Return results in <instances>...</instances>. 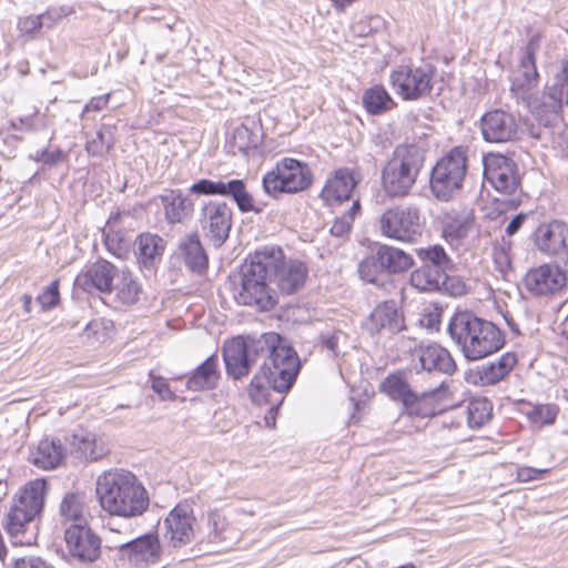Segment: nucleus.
<instances>
[{"mask_svg": "<svg viewBox=\"0 0 568 568\" xmlns=\"http://www.w3.org/2000/svg\"><path fill=\"white\" fill-rule=\"evenodd\" d=\"M307 267L297 260H285L280 247L264 246L250 255L241 265L240 282L233 295L237 304L258 311H270L277 303L275 291L270 286L275 281L278 290L287 295L303 287Z\"/></svg>", "mask_w": 568, "mask_h": 568, "instance_id": "1", "label": "nucleus"}, {"mask_svg": "<svg viewBox=\"0 0 568 568\" xmlns=\"http://www.w3.org/2000/svg\"><path fill=\"white\" fill-rule=\"evenodd\" d=\"M363 103L371 114H379L394 105L393 99L381 85L368 89L363 97Z\"/></svg>", "mask_w": 568, "mask_h": 568, "instance_id": "45", "label": "nucleus"}, {"mask_svg": "<svg viewBox=\"0 0 568 568\" xmlns=\"http://www.w3.org/2000/svg\"><path fill=\"white\" fill-rule=\"evenodd\" d=\"M200 223L204 235L221 246L232 227V210L225 202L210 201L201 210Z\"/></svg>", "mask_w": 568, "mask_h": 568, "instance_id": "17", "label": "nucleus"}, {"mask_svg": "<svg viewBox=\"0 0 568 568\" xmlns=\"http://www.w3.org/2000/svg\"><path fill=\"white\" fill-rule=\"evenodd\" d=\"M442 291L446 292L450 296H462L467 293V287L459 278L447 275V281L443 285Z\"/></svg>", "mask_w": 568, "mask_h": 568, "instance_id": "57", "label": "nucleus"}, {"mask_svg": "<svg viewBox=\"0 0 568 568\" xmlns=\"http://www.w3.org/2000/svg\"><path fill=\"white\" fill-rule=\"evenodd\" d=\"M361 211L359 201L356 200L353 202L352 206L343 213L341 216H337L331 227V233L334 236L343 237L347 235L353 226L354 220L356 215Z\"/></svg>", "mask_w": 568, "mask_h": 568, "instance_id": "49", "label": "nucleus"}, {"mask_svg": "<svg viewBox=\"0 0 568 568\" xmlns=\"http://www.w3.org/2000/svg\"><path fill=\"white\" fill-rule=\"evenodd\" d=\"M568 224L561 220L540 223L531 239L537 251L548 257H557L565 248Z\"/></svg>", "mask_w": 568, "mask_h": 568, "instance_id": "20", "label": "nucleus"}, {"mask_svg": "<svg viewBox=\"0 0 568 568\" xmlns=\"http://www.w3.org/2000/svg\"><path fill=\"white\" fill-rule=\"evenodd\" d=\"M547 471L548 469L523 466L517 469V479L523 483L537 480L542 478V475L546 474Z\"/></svg>", "mask_w": 568, "mask_h": 568, "instance_id": "59", "label": "nucleus"}, {"mask_svg": "<svg viewBox=\"0 0 568 568\" xmlns=\"http://www.w3.org/2000/svg\"><path fill=\"white\" fill-rule=\"evenodd\" d=\"M63 13L57 9H49L45 12L39 14L38 17L41 19L42 27L45 26L51 28L57 20L61 19Z\"/></svg>", "mask_w": 568, "mask_h": 568, "instance_id": "62", "label": "nucleus"}, {"mask_svg": "<svg viewBox=\"0 0 568 568\" xmlns=\"http://www.w3.org/2000/svg\"><path fill=\"white\" fill-rule=\"evenodd\" d=\"M484 178L499 193L514 195L520 186L516 162L500 153H489L483 159Z\"/></svg>", "mask_w": 568, "mask_h": 568, "instance_id": "13", "label": "nucleus"}, {"mask_svg": "<svg viewBox=\"0 0 568 568\" xmlns=\"http://www.w3.org/2000/svg\"><path fill=\"white\" fill-rule=\"evenodd\" d=\"M115 291L118 301L124 305L136 304L143 294V287L139 278L128 270H123L119 274Z\"/></svg>", "mask_w": 568, "mask_h": 568, "instance_id": "39", "label": "nucleus"}, {"mask_svg": "<svg viewBox=\"0 0 568 568\" xmlns=\"http://www.w3.org/2000/svg\"><path fill=\"white\" fill-rule=\"evenodd\" d=\"M493 405L486 397L473 398L467 405V423L470 428L484 426L491 417Z\"/></svg>", "mask_w": 568, "mask_h": 568, "instance_id": "44", "label": "nucleus"}, {"mask_svg": "<svg viewBox=\"0 0 568 568\" xmlns=\"http://www.w3.org/2000/svg\"><path fill=\"white\" fill-rule=\"evenodd\" d=\"M379 390L394 400H400L402 404L406 402L414 390L409 384L403 378L400 374L388 375L379 385Z\"/></svg>", "mask_w": 568, "mask_h": 568, "instance_id": "46", "label": "nucleus"}, {"mask_svg": "<svg viewBox=\"0 0 568 568\" xmlns=\"http://www.w3.org/2000/svg\"><path fill=\"white\" fill-rule=\"evenodd\" d=\"M85 496L82 493H67L59 505V519L63 524L88 525Z\"/></svg>", "mask_w": 568, "mask_h": 568, "instance_id": "29", "label": "nucleus"}, {"mask_svg": "<svg viewBox=\"0 0 568 568\" xmlns=\"http://www.w3.org/2000/svg\"><path fill=\"white\" fill-rule=\"evenodd\" d=\"M524 283L527 291L534 295H549L565 285L566 275L558 266L544 264L528 271Z\"/></svg>", "mask_w": 568, "mask_h": 568, "instance_id": "23", "label": "nucleus"}, {"mask_svg": "<svg viewBox=\"0 0 568 568\" xmlns=\"http://www.w3.org/2000/svg\"><path fill=\"white\" fill-rule=\"evenodd\" d=\"M64 540L69 555L81 564H91L101 555V538L88 525H70Z\"/></svg>", "mask_w": 568, "mask_h": 568, "instance_id": "16", "label": "nucleus"}, {"mask_svg": "<svg viewBox=\"0 0 568 568\" xmlns=\"http://www.w3.org/2000/svg\"><path fill=\"white\" fill-rule=\"evenodd\" d=\"M471 227L469 215L463 213L446 214L443 221V235L447 241L455 242L465 239Z\"/></svg>", "mask_w": 568, "mask_h": 568, "instance_id": "40", "label": "nucleus"}, {"mask_svg": "<svg viewBox=\"0 0 568 568\" xmlns=\"http://www.w3.org/2000/svg\"><path fill=\"white\" fill-rule=\"evenodd\" d=\"M313 182V173L307 163L283 158L262 179L263 190L272 197L280 194H295L307 190Z\"/></svg>", "mask_w": 568, "mask_h": 568, "instance_id": "10", "label": "nucleus"}, {"mask_svg": "<svg viewBox=\"0 0 568 568\" xmlns=\"http://www.w3.org/2000/svg\"><path fill=\"white\" fill-rule=\"evenodd\" d=\"M261 143V136L246 125L236 126L232 133L231 144L239 152L246 154L248 150L256 149Z\"/></svg>", "mask_w": 568, "mask_h": 568, "instance_id": "47", "label": "nucleus"}, {"mask_svg": "<svg viewBox=\"0 0 568 568\" xmlns=\"http://www.w3.org/2000/svg\"><path fill=\"white\" fill-rule=\"evenodd\" d=\"M193 508L189 504H178L164 519V539L168 546L180 549L191 544L195 538Z\"/></svg>", "mask_w": 568, "mask_h": 568, "instance_id": "15", "label": "nucleus"}, {"mask_svg": "<svg viewBox=\"0 0 568 568\" xmlns=\"http://www.w3.org/2000/svg\"><path fill=\"white\" fill-rule=\"evenodd\" d=\"M364 327L371 334L382 331H387L390 334L399 332L403 328V321L396 303L394 301H385L378 304L365 320Z\"/></svg>", "mask_w": 568, "mask_h": 568, "instance_id": "25", "label": "nucleus"}, {"mask_svg": "<svg viewBox=\"0 0 568 568\" xmlns=\"http://www.w3.org/2000/svg\"><path fill=\"white\" fill-rule=\"evenodd\" d=\"M467 169V149L455 146L449 150L432 170V194L439 201L452 200L462 190Z\"/></svg>", "mask_w": 568, "mask_h": 568, "instance_id": "8", "label": "nucleus"}, {"mask_svg": "<svg viewBox=\"0 0 568 568\" xmlns=\"http://www.w3.org/2000/svg\"><path fill=\"white\" fill-rule=\"evenodd\" d=\"M43 311L51 310L60 301L59 280L52 281L37 297Z\"/></svg>", "mask_w": 568, "mask_h": 568, "instance_id": "53", "label": "nucleus"}, {"mask_svg": "<svg viewBox=\"0 0 568 568\" xmlns=\"http://www.w3.org/2000/svg\"><path fill=\"white\" fill-rule=\"evenodd\" d=\"M67 159H68V153H65L64 151H62L60 149H57L54 151H49L47 149L44 165L51 168V166H54L59 163L67 161Z\"/></svg>", "mask_w": 568, "mask_h": 568, "instance_id": "61", "label": "nucleus"}, {"mask_svg": "<svg viewBox=\"0 0 568 568\" xmlns=\"http://www.w3.org/2000/svg\"><path fill=\"white\" fill-rule=\"evenodd\" d=\"M517 362V355L513 352H508L501 355L497 361L484 364L478 371L481 383L484 385H496L509 375Z\"/></svg>", "mask_w": 568, "mask_h": 568, "instance_id": "31", "label": "nucleus"}, {"mask_svg": "<svg viewBox=\"0 0 568 568\" xmlns=\"http://www.w3.org/2000/svg\"><path fill=\"white\" fill-rule=\"evenodd\" d=\"M34 115H26L18 119L11 120V126L14 130H28V131H34L36 130V123H34Z\"/></svg>", "mask_w": 568, "mask_h": 568, "instance_id": "60", "label": "nucleus"}, {"mask_svg": "<svg viewBox=\"0 0 568 568\" xmlns=\"http://www.w3.org/2000/svg\"><path fill=\"white\" fill-rule=\"evenodd\" d=\"M220 378L219 357L213 354L194 369L187 378L186 387L192 392L212 390L217 387Z\"/></svg>", "mask_w": 568, "mask_h": 568, "instance_id": "26", "label": "nucleus"}, {"mask_svg": "<svg viewBox=\"0 0 568 568\" xmlns=\"http://www.w3.org/2000/svg\"><path fill=\"white\" fill-rule=\"evenodd\" d=\"M447 281V274L429 268L427 265H420L415 268L409 276L410 285L418 292H442L443 285Z\"/></svg>", "mask_w": 568, "mask_h": 568, "instance_id": "34", "label": "nucleus"}, {"mask_svg": "<svg viewBox=\"0 0 568 568\" xmlns=\"http://www.w3.org/2000/svg\"><path fill=\"white\" fill-rule=\"evenodd\" d=\"M41 28V19L38 16L20 18L18 22L19 31L27 36H34Z\"/></svg>", "mask_w": 568, "mask_h": 568, "instance_id": "55", "label": "nucleus"}, {"mask_svg": "<svg viewBox=\"0 0 568 568\" xmlns=\"http://www.w3.org/2000/svg\"><path fill=\"white\" fill-rule=\"evenodd\" d=\"M412 366L434 377L452 376L457 365L450 352L437 343H420L412 352Z\"/></svg>", "mask_w": 568, "mask_h": 568, "instance_id": "14", "label": "nucleus"}, {"mask_svg": "<svg viewBox=\"0 0 568 568\" xmlns=\"http://www.w3.org/2000/svg\"><path fill=\"white\" fill-rule=\"evenodd\" d=\"M558 412V406L555 404H538L532 406L527 416L531 423L544 426L554 424Z\"/></svg>", "mask_w": 568, "mask_h": 568, "instance_id": "50", "label": "nucleus"}, {"mask_svg": "<svg viewBox=\"0 0 568 568\" xmlns=\"http://www.w3.org/2000/svg\"><path fill=\"white\" fill-rule=\"evenodd\" d=\"M568 105V60H561L552 75L551 84L541 95L540 118L557 114Z\"/></svg>", "mask_w": 568, "mask_h": 568, "instance_id": "22", "label": "nucleus"}, {"mask_svg": "<svg viewBox=\"0 0 568 568\" xmlns=\"http://www.w3.org/2000/svg\"><path fill=\"white\" fill-rule=\"evenodd\" d=\"M447 332L468 361L485 358L505 344L504 334L493 322L470 311L456 312L449 320Z\"/></svg>", "mask_w": 568, "mask_h": 568, "instance_id": "4", "label": "nucleus"}, {"mask_svg": "<svg viewBox=\"0 0 568 568\" xmlns=\"http://www.w3.org/2000/svg\"><path fill=\"white\" fill-rule=\"evenodd\" d=\"M71 452L78 458L85 460H97L103 455L102 447H98L94 435L90 433L74 434Z\"/></svg>", "mask_w": 568, "mask_h": 568, "instance_id": "41", "label": "nucleus"}, {"mask_svg": "<svg viewBox=\"0 0 568 568\" xmlns=\"http://www.w3.org/2000/svg\"><path fill=\"white\" fill-rule=\"evenodd\" d=\"M358 273L362 280L378 287L386 288L387 285H392V280L379 258L376 247L372 254L362 260L358 265Z\"/></svg>", "mask_w": 568, "mask_h": 568, "instance_id": "32", "label": "nucleus"}, {"mask_svg": "<svg viewBox=\"0 0 568 568\" xmlns=\"http://www.w3.org/2000/svg\"><path fill=\"white\" fill-rule=\"evenodd\" d=\"M375 247L389 277L393 274L404 273L414 266L413 256L402 248L379 243Z\"/></svg>", "mask_w": 568, "mask_h": 568, "instance_id": "30", "label": "nucleus"}, {"mask_svg": "<svg viewBox=\"0 0 568 568\" xmlns=\"http://www.w3.org/2000/svg\"><path fill=\"white\" fill-rule=\"evenodd\" d=\"M110 94L93 97L83 108L81 118L85 119L88 118V114L90 112H99L103 110L109 102Z\"/></svg>", "mask_w": 568, "mask_h": 568, "instance_id": "58", "label": "nucleus"}, {"mask_svg": "<svg viewBox=\"0 0 568 568\" xmlns=\"http://www.w3.org/2000/svg\"><path fill=\"white\" fill-rule=\"evenodd\" d=\"M425 151L416 144L397 145L382 169V187L390 199L407 196L424 166Z\"/></svg>", "mask_w": 568, "mask_h": 568, "instance_id": "5", "label": "nucleus"}, {"mask_svg": "<svg viewBox=\"0 0 568 568\" xmlns=\"http://www.w3.org/2000/svg\"><path fill=\"white\" fill-rule=\"evenodd\" d=\"M526 220V215L524 214H517L507 225L506 227V233L508 235H514L515 233H517L520 227L523 226L524 222Z\"/></svg>", "mask_w": 568, "mask_h": 568, "instance_id": "63", "label": "nucleus"}, {"mask_svg": "<svg viewBox=\"0 0 568 568\" xmlns=\"http://www.w3.org/2000/svg\"><path fill=\"white\" fill-rule=\"evenodd\" d=\"M97 495L101 507L110 515L132 518L149 507V495L136 476L129 470L105 471L98 478Z\"/></svg>", "mask_w": 568, "mask_h": 568, "instance_id": "3", "label": "nucleus"}, {"mask_svg": "<svg viewBox=\"0 0 568 568\" xmlns=\"http://www.w3.org/2000/svg\"><path fill=\"white\" fill-rule=\"evenodd\" d=\"M64 458L63 448L59 440L42 439L37 447L30 449L29 462L40 469L57 468Z\"/></svg>", "mask_w": 568, "mask_h": 568, "instance_id": "27", "label": "nucleus"}, {"mask_svg": "<svg viewBox=\"0 0 568 568\" xmlns=\"http://www.w3.org/2000/svg\"><path fill=\"white\" fill-rule=\"evenodd\" d=\"M118 274L119 271L115 265L100 258L75 277L74 285L88 293H92L93 290L103 294L111 293L113 280Z\"/></svg>", "mask_w": 568, "mask_h": 568, "instance_id": "21", "label": "nucleus"}, {"mask_svg": "<svg viewBox=\"0 0 568 568\" xmlns=\"http://www.w3.org/2000/svg\"><path fill=\"white\" fill-rule=\"evenodd\" d=\"M447 389V379H439L435 386L429 389L423 390L420 393L414 392L409 397L406 398V402L403 404L405 410L409 415H415L418 417H428L435 414V409L433 406L428 404V400L435 396L445 393Z\"/></svg>", "mask_w": 568, "mask_h": 568, "instance_id": "28", "label": "nucleus"}, {"mask_svg": "<svg viewBox=\"0 0 568 568\" xmlns=\"http://www.w3.org/2000/svg\"><path fill=\"white\" fill-rule=\"evenodd\" d=\"M273 335L237 336L227 339L223 345V359L226 374L234 379L247 376L252 366L268 351L273 344Z\"/></svg>", "mask_w": 568, "mask_h": 568, "instance_id": "9", "label": "nucleus"}, {"mask_svg": "<svg viewBox=\"0 0 568 568\" xmlns=\"http://www.w3.org/2000/svg\"><path fill=\"white\" fill-rule=\"evenodd\" d=\"M263 335H273L275 339L268 345V351L262 357L263 364L250 383L248 395L255 403L264 400L265 392L270 388L278 393L287 392L301 367L297 353L280 334L268 332Z\"/></svg>", "mask_w": 568, "mask_h": 568, "instance_id": "2", "label": "nucleus"}, {"mask_svg": "<svg viewBox=\"0 0 568 568\" xmlns=\"http://www.w3.org/2000/svg\"><path fill=\"white\" fill-rule=\"evenodd\" d=\"M433 77L432 64L400 65L390 73V83L404 100L414 101L430 93Z\"/></svg>", "mask_w": 568, "mask_h": 568, "instance_id": "12", "label": "nucleus"}, {"mask_svg": "<svg viewBox=\"0 0 568 568\" xmlns=\"http://www.w3.org/2000/svg\"><path fill=\"white\" fill-rule=\"evenodd\" d=\"M169 223H180L192 212V203L181 192L170 191L160 196Z\"/></svg>", "mask_w": 568, "mask_h": 568, "instance_id": "37", "label": "nucleus"}, {"mask_svg": "<svg viewBox=\"0 0 568 568\" xmlns=\"http://www.w3.org/2000/svg\"><path fill=\"white\" fill-rule=\"evenodd\" d=\"M135 254L139 262L144 266H152L156 258L162 255L163 240L154 234H141L135 240Z\"/></svg>", "mask_w": 568, "mask_h": 568, "instance_id": "38", "label": "nucleus"}, {"mask_svg": "<svg viewBox=\"0 0 568 568\" xmlns=\"http://www.w3.org/2000/svg\"><path fill=\"white\" fill-rule=\"evenodd\" d=\"M222 196L231 197L241 212H258L254 206L253 196L250 194L242 180L225 181Z\"/></svg>", "mask_w": 568, "mask_h": 568, "instance_id": "42", "label": "nucleus"}, {"mask_svg": "<svg viewBox=\"0 0 568 568\" xmlns=\"http://www.w3.org/2000/svg\"><path fill=\"white\" fill-rule=\"evenodd\" d=\"M320 341L328 356L337 357L347 343V335L341 329H328L321 334Z\"/></svg>", "mask_w": 568, "mask_h": 568, "instance_id": "48", "label": "nucleus"}, {"mask_svg": "<svg viewBox=\"0 0 568 568\" xmlns=\"http://www.w3.org/2000/svg\"><path fill=\"white\" fill-rule=\"evenodd\" d=\"M443 307L436 303L426 305L420 314L419 323L428 329H438L442 321Z\"/></svg>", "mask_w": 568, "mask_h": 568, "instance_id": "51", "label": "nucleus"}, {"mask_svg": "<svg viewBox=\"0 0 568 568\" xmlns=\"http://www.w3.org/2000/svg\"><path fill=\"white\" fill-rule=\"evenodd\" d=\"M481 134L490 143H506L519 138L520 126L516 116L504 110L486 112L480 120Z\"/></svg>", "mask_w": 568, "mask_h": 568, "instance_id": "18", "label": "nucleus"}, {"mask_svg": "<svg viewBox=\"0 0 568 568\" xmlns=\"http://www.w3.org/2000/svg\"><path fill=\"white\" fill-rule=\"evenodd\" d=\"M225 181H213L207 179L199 180L193 183L190 191L197 195H221L224 192Z\"/></svg>", "mask_w": 568, "mask_h": 568, "instance_id": "52", "label": "nucleus"}, {"mask_svg": "<svg viewBox=\"0 0 568 568\" xmlns=\"http://www.w3.org/2000/svg\"><path fill=\"white\" fill-rule=\"evenodd\" d=\"M151 387L155 394L162 400H173L175 398L174 393L171 390L166 379L162 376L155 375L152 371L150 372Z\"/></svg>", "mask_w": 568, "mask_h": 568, "instance_id": "54", "label": "nucleus"}, {"mask_svg": "<svg viewBox=\"0 0 568 568\" xmlns=\"http://www.w3.org/2000/svg\"><path fill=\"white\" fill-rule=\"evenodd\" d=\"M119 551L133 566L148 567L159 562L162 548L156 534H145L121 544Z\"/></svg>", "mask_w": 568, "mask_h": 568, "instance_id": "19", "label": "nucleus"}, {"mask_svg": "<svg viewBox=\"0 0 568 568\" xmlns=\"http://www.w3.org/2000/svg\"><path fill=\"white\" fill-rule=\"evenodd\" d=\"M415 253L422 261V265H427L429 268L436 270L443 274H447L454 266L453 260L439 244L417 247L415 248Z\"/></svg>", "mask_w": 568, "mask_h": 568, "instance_id": "36", "label": "nucleus"}, {"mask_svg": "<svg viewBox=\"0 0 568 568\" xmlns=\"http://www.w3.org/2000/svg\"><path fill=\"white\" fill-rule=\"evenodd\" d=\"M12 568H54L40 557H22L14 559Z\"/></svg>", "mask_w": 568, "mask_h": 568, "instance_id": "56", "label": "nucleus"}, {"mask_svg": "<svg viewBox=\"0 0 568 568\" xmlns=\"http://www.w3.org/2000/svg\"><path fill=\"white\" fill-rule=\"evenodd\" d=\"M383 236L403 243H414L423 234L424 221L418 206L395 205L386 210L378 219Z\"/></svg>", "mask_w": 568, "mask_h": 568, "instance_id": "11", "label": "nucleus"}, {"mask_svg": "<svg viewBox=\"0 0 568 568\" xmlns=\"http://www.w3.org/2000/svg\"><path fill=\"white\" fill-rule=\"evenodd\" d=\"M48 483L43 478L29 481L13 498V503L7 515L4 529L12 538L14 545H29L30 538H26L28 526L39 518L43 511Z\"/></svg>", "mask_w": 568, "mask_h": 568, "instance_id": "6", "label": "nucleus"}, {"mask_svg": "<svg viewBox=\"0 0 568 568\" xmlns=\"http://www.w3.org/2000/svg\"><path fill=\"white\" fill-rule=\"evenodd\" d=\"M335 10L337 12H344L347 7H349L356 0H331Z\"/></svg>", "mask_w": 568, "mask_h": 568, "instance_id": "64", "label": "nucleus"}, {"mask_svg": "<svg viewBox=\"0 0 568 568\" xmlns=\"http://www.w3.org/2000/svg\"><path fill=\"white\" fill-rule=\"evenodd\" d=\"M206 538L210 544L222 545L225 548L233 544L232 529L225 516L216 510L207 514Z\"/></svg>", "mask_w": 568, "mask_h": 568, "instance_id": "35", "label": "nucleus"}, {"mask_svg": "<svg viewBox=\"0 0 568 568\" xmlns=\"http://www.w3.org/2000/svg\"><path fill=\"white\" fill-rule=\"evenodd\" d=\"M185 265L194 273L201 274L207 267V256L199 235L190 234L180 243Z\"/></svg>", "mask_w": 568, "mask_h": 568, "instance_id": "33", "label": "nucleus"}, {"mask_svg": "<svg viewBox=\"0 0 568 568\" xmlns=\"http://www.w3.org/2000/svg\"><path fill=\"white\" fill-rule=\"evenodd\" d=\"M540 49V36L534 34L521 49L518 65L510 77V91L537 116H540L541 97L535 91L539 83V73L536 67V55Z\"/></svg>", "mask_w": 568, "mask_h": 568, "instance_id": "7", "label": "nucleus"}, {"mask_svg": "<svg viewBox=\"0 0 568 568\" xmlns=\"http://www.w3.org/2000/svg\"><path fill=\"white\" fill-rule=\"evenodd\" d=\"M361 181V174L347 168L336 170L329 178L321 193V197L329 205L347 201Z\"/></svg>", "mask_w": 568, "mask_h": 568, "instance_id": "24", "label": "nucleus"}, {"mask_svg": "<svg viewBox=\"0 0 568 568\" xmlns=\"http://www.w3.org/2000/svg\"><path fill=\"white\" fill-rule=\"evenodd\" d=\"M114 128L109 124H102L94 136L85 143V151L92 156H103L114 145Z\"/></svg>", "mask_w": 568, "mask_h": 568, "instance_id": "43", "label": "nucleus"}]
</instances>
